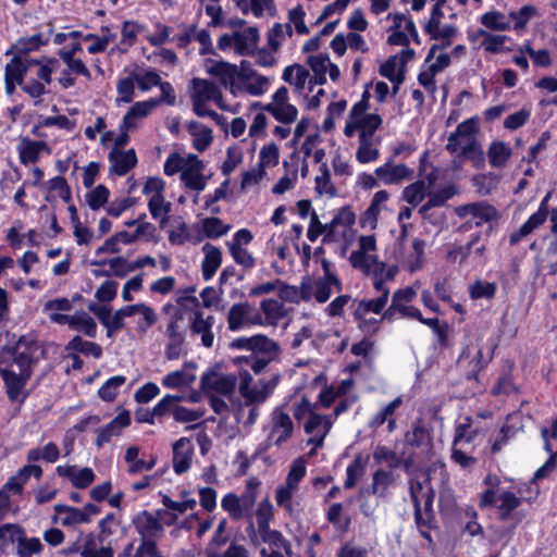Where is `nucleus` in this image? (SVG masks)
I'll return each mask as SVG.
<instances>
[{
  "label": "nucleus",
  "mask_w": 557,
  "mask_h": 557,
  "mask_svg": "<svg viewBox=\"0 0 557 557\" xmlns=\"http://www.w3.org/2000/svg\"><path fill=\"white\" fill-rule=\"evenodd\" d=\"M140 448L136 445L129 446L125 450L124 460L127 463V471L131 474H137L150 471L156 466V457L145 460L139 457Z\"/></svg>",
  "instance_id": "8fccbe9b"
},
{
  "label": "nucleus",
  "mask_w": 557,
  "mask_h": 557,
  "mask_svg": "<svg viewBox=\"0 0 557 557\" xmlns=\"http://www.w3.org/2000/svg\"><path fill=\"white\" fill-rule=\"evenodd\" d=\"M238 382V375L210 370L202 374L200 386L206 396L231 397Z\"/></svg>",
  "instance_id": "aec40b11"
},
{
  "label": "nucleus",
  "mask_w": 557,
  "mask_h": 557,
  "mask_svg": "<svg viewBox=\"0 0 557 557\" xmlns=\"http://www.w3.org/2000/svg\"><path fill=\"white\" fill-rule=\"evenodd\" d=\"M131 424V414L127 410L121 411L111 422L97 430V445L109 443L113 437L122 434V431Z\"/></svg>",
  "instance_id": "a19ab883"
},
{
  "label": "nucleus",
  "mask_w": 557,
  "mask_h": 557,
  "mask_svg": "<svg viewBox=\"0 0 557 557\" xmlns=\"http://www.w3.org/2000/svg\"><path fill=\"white\" fill-rule=\"evenodd\" d=\"M183 301L189 302V330L191 335L199 336L201 345L206 348H211L214 343L213 325L215 319L213 315H205L203 311L199 308V300L195 296L180 297L178 304Z\"/></svg>",
  "instance_id": "4468645a"
},
{
  "label": "nucleus",
  "mask_w": 557,
  "mask_h": 557,
  "mask_svg": "<svg viewBox=\"0 0 557 557\" xmlns=\"http://www.w3.org/2000/svg\"><path fill=\"white\" fill-rule=\"evenodd\" d=\"M2 380L7 386L9 397L14 400L18 397L26 381L29 379L27 372L20 373L15 369H4L1 371Z\"/></svg>",
  "instance_id": "4d7b16f0"
},
{
  "label": "nucleus",
  "mask_w": 557,
  "mask_h": 557,
  "mask_svg": "<svg viewBox=\"0 0 557 557\" xmlns=\"http://www.w3.org/2000/svg\"><path fill=\"white\" fill-rule=\"evenodd\" d=\"M286 311L283 304L276 299H264L260 304L259 326H274L285 317Z\"/></svg>",
  "instance_id": "c03bdc74"
},
{
  "label": "nucleus",
  "mask_w": 557,
  "mask_h": 557,
  "mask_svg": "<svg viewBox=\"0 0 557 557\" xmlns=\"http://www.w3.org/2000/svg\"><path fill=\"white\" fill-rule=\"evenodd\" d=\"M172 466L176 474H183L190 469L194 458V444L188 437H181L173 443Z\"/></svg>",
  "instance_id": "72a5a7b5"
},
{
  "label": "nucleus",
  "mask_w": 557,
  "mask_h": 557,
  "mask_svg": "<svg viewBox=\"0 0 557 557\" xmlns=\"http://www.w3.org/2000/svg\"><path fill=\"white\" fill-rule=\"evenodd\" d=\"M132 315L138 313L139 318L137 321V331L138 332H147L157 321L158 314L154 309L147 304L139 302L135 305H131Z\"/></svg>",
  "instance_id": "680f3d73"
},
{
  "label": "nucleus",
  "mask_w": 557,
  "mask_h": 557,
  "mask_svg": "<svg viewBox=\"0 0 557 557\" xmlns=\"http://www.w3.org/2000/svg\"><path fill=\"white\" fill-rule=\"evenodd\" d=\"M322 268L324 270L322 277L314 280L308 278L302 282V300H315L319 304H324L330 299L334 289L341 290V282L331 271L329 261L323 260Z\"/></svg>",
  "instance_id": "f8f14e48"
},
{
  "label": "nucleus",
  "mask_w": 557,
  "mask_h": 557,
  "mask_svg": "<svg viewBox=\"0 0 557 557\" xmlns=\"http://www.w3.org/2000/svg\"><path fill=\"white\" fill-rule=\"evenodd\" d=\"M374 175L385 185H400L413 178L414 171L404 163H394L391 160L377 166Z\"/></svg>",
  "instance_id": "c756f323"
},
{
  "label": "nucleus",
  "mask_w": 557,
  "mask_h": 557,
  "mask_svg": "<svg viewBox=\"0 0 557 557\" xmlns=\"http://www.w3.org/2000/svg\"><path fill=\"white\" fill-rule=\"evenodd\" d=\"M243 14L251 13L255 17L274 16V0H232Z\"/></svg>",
  "instance_id": "49530a36"
},
{
  "label": "nucleus",
  "mask_w": 557,
  "mask_h": 557,
  "mask_svg": "<svg viewBox=\"0 0 557 557\" xmlns=\"http://www.w3.org/2000/svg\"><path fill=\"white\" fill-rule=\"evenodd\" d=\"M238 67V65L223 60L207 59L203 62L206 73L216 78L227 90L234 81Z\"/></svg>",
  "instance_id": "4c0bfd02"
},
{
  "label": "nucleus",
  "mask_w": 557,
  "mask_h": 557,
  "mask_svg": "<svg viewBox=\"0 0 557 557\" xmlns=\"http://www.w3.org/2000/svg\"><path fill=\"white\" fill-rule=\"evenodd\" d=\"M238 391L247 405L263 404L275 389L280 376L275 375L269 380L261 379L253 382L252 375L243 370L238 373Z\"/></svg>",
  "instance_id": "2eb2a0df"
},
{
  "label": "nucleus",
  "mask_w": 557,
  "mask_h": 557,
  "mask_svg": "<svg viewBox=\"0 0 557 557\" xmlns=\"http://www.w3.org/2000/svg\"><path fill=\"white\" fill-rule=\"evenodd\" d=\"M234 36L235 52L238 55H251L256 51L260 39L259 29L256 26L235 30Z\"/></svg>",
  "instance_id": "37998d69"
},
{
  "label": "nucleus",
  "mask_w": 557,
  "mask_h": 557,
  "mask_svg": "<svg viewBox=\"0 0 557 557\" xmlns=\"http://www.w3.org/2000/svg\"><path fill=\"white\" fill-rule=\"evenodd\" d=\"M135 527L144 541L138 546L134 557H160L154 543L151 541L162 532L161 523L151 513H139L135 519Z\"/></svg>",
  "instance_id": "f3484780"
},
{
  "label": "nucleus",
  "mask_w": 557,
  "mask_h": 557,
  "mask_svg": "<svg viewBox=\"0 0 557 557\" xmlns=\"http://www.w3.org/2000/svg\"><path fill=\"white\" fill-rule=\"evenodd\" d=\"M349 263L371 281L394 280L398 273L397 265L380 260L374 235H362L358 238L357 247L349 256Z\"/></svg>",
  "instance_id": "20e7f679"
},
{
  "label": "nucleus",
  "mask_w": 557,
  "mask_h": 557,
  "mask_svg": "<svg viewBox=\"0 0 557 557\" xmlns=\"http://www.w3.org/2000/svg\"><path fill=\"white\" fill-rule=\"evenodd\" d=\"M306 473V460L302 457H298L292 461L284 482L275 488L274 499L276 506L289 516L295 511V499Z\"/></svg>",
  "instance_id": "0eeeda50"
},
{
  "label": "nucleus",
  "mask_w": 557,
  "mask_h": 557,
  "mask_svg": "<svg viewBox=\"0 0 557 557\" xmlns=\"http://www.w3.org/2000/svg\"><path fill=\"white\" fill-rule=\"evenodd\" d=\"M451 63V54L433 46L428 52L423 66L434 74H440Z\"/></svg>",
  "instance_id": "6e6d98bb"
},
{
  "label": "nucleus",
  "mask_w": 557,
  "mask_h": 557,
  "mask_svg": "<svg viewBox=\"0 0 557 557\" xmlns=\"http://www.w3.org/2000/svg\"><path fill=\"white\" fill-rule=\"evenodd\" d=\"M512 153L510 144L499 139L493 140L486 152L488 163L494 169L506 168Z\"/></svg>",
  "instance_id": "de8ad7c7"
},
{
  "label": "nucleus",
  "mask_w": 557,
  "mask_h": 557,
  "mask_svg": "<svg viewBox=\"0 0 557 557\" xmlns=\"http://www.w3.org/2000/svg\"><path fill=\"white\" fill-rule=\"evenodd\" d=\"M355 222V214L347 210L342 209L332 219L330 223L322 224L315 212L310 215V224L307 231V237L310 242H315L321 235L330 240H338L341 236L346 235V231Z\"/></svg>",
  "instance_id": "9d476101"
},
{
  "label": "nucleus",
  "mask_w": 557,
  "mask_h": 557,
  "mask_svg": "<svg viewBox=\"0 0 557 557\" xmlns=\"http://www.w3.org/2000/svg\"><path fill=\"white\" fill-rule=\"evenodd\" d=\"M195 369L194 363L186 362L181 369L165 374L161 380V384L169 389L189 388L197 377Z\"/></svg>",
  "instance_id": "c9c22d12"
},
{
  "label": "nucleus",
  "mask_w": 557,
  "mask_h": 557,
  "mask_svg": "<svg viewBox=\"0 0 557 557\" xmlns=\"http://www.w3.org/2000/svg\"><path fill=\"white\" fill-rule=\"evenodd\" d=\"M55 521L63 527H76L87 523V518L81 508L58 504L54 506Z\"/></svg>",
  "instance_id": "603ef678"
},
{
  "label": "nucleus",
  "mask_w": 557,
  "mask_h": 557,
  "mask_svg": "<svg viewBox=\"0 0 557 557\" xmlns=\"http://www.w3.org/2000/svg\"><path fill=\"white\" fill-rule=\"evenodd\" d=\"M189 98L193 104V111L200 117H210L216 123H221L224 117L214 110L210 109L209 103L213 102L219 109L230 112L238 113L240 106L228 104L223 97L219 86L213 82L205 78L195 77L188 85Z\"/></svg>",
  "instance_id": "39448f33"
},
{
  "label": "nucleus",
  "mask_w": 557,
  "mask_h": 557,
  "mask_svg": "<svg viewBox=\"0 0 557 557\" xmlns=\"http://www.w3.org/2000/svg\"><path fill=\"white\" fill-rule=\"evenodd\" d=\"M356 403L355 397L345 398L334 408L331 416H323L315 411L317 404H311L304 398L294 408V416L298 421L306 420L304 423L305 433L309 436L308 444L313 446V450L323 445L324 438L329 434L334 420L347 411L352 404Z\"/></svg>",
  "instance_id": "f257e3e1"
},
{
  "label": "nucleus",
  "mask_w": 557,
  "mask_h": 557,
  "mask_svg": "<svg viewBox=\"0 0 557 557\" xmlns=\"http://www.w3.org/2000/svg\"><path fill=\"white\" fill-rule=\"evenodd\" d=\"M95 269L92 274L96 277L115 276L123 278L129 274L128 261L124 257H114L106 260H94L90 262Z\"/></svg>",
  "instance_id": "f704fd0d"
},
{
  "label": "nucleus",
  "mask_w": 557,
  "mask_h": 557,
  "mask_svg": "<svg viewBox=\"0 0 557 557\" xmlns=\"http://www.w3.org/2000/svg\"><path fill=\"white\" fill-rule=\"evenodd\" d=\"M478 36L482 38L480 47L487 54H503L511 51L507 46L511 39L507 35L494 34L484 29L478 30Z\"/></svg>",
  "instance_id": "a18cd8bd"
},
{
  "label": "nucleus",
  "mask_w": 557,
  "mask_h": 557,
  "mask_svg": "<svg viewBox=\"0 0 557 557\" xmlns=\"http://www.w3.org/2000/svg\"><path fill=\"white\" fill-rule=\"evenodd\" d=\"M405 67L399 58L389 57L380 67V74L393 84V92L397 94L399 86L405 79Z\"/></svg>",
  "instance_id": "3c124183"
},
{
  "label": "nucleus",
  "mask_w": 557,
  "mask_h": 557,
  "mask_svg": "<svg viewBox=\"0 0 557 557\" xmlns=\"http://www.w3.org/2000/svg\"><path fill=\"white\" fill-rule=\"evenodd\" d=\"M387 18L393 20L391 34L387 39L388 44L401 47L409 46L411 41H414L417 45L420 44L418 30L416 28L414 23L405 14H388Z\"/></svg>",
  "instance_id": "a878e982"
},
{
  "label": "nucleus",
  "mask_w": 557,
  "mask_h": 557,
  "mask_svg": "<svg viewBox=\"0 0 557 557\" xmlns=\"http://www.w3.org/2000/svg\"><path fill=\"white\" fill-rule=\"evenodd\" d=\"M310 78L308 70L297 63L286 66L282 73V79L293 87L294 94L297 96L306 97L308 95Z\"/></svg>",
  "instance_id": "e433bc0d"
},
{
  "label": "nucleus",
  "mask_w": 557,
  "mask_h": 557,
  "mask_svg": "<svg viewBox=\"0 0 557 557\" xmlns=\"http://www.w3.org/2000/svg\"><path fill=\"white\" fill-rule=\"evenodd\" d=\"M29 65H34V63H32V60L24 61L20 57H13L11 61L5 65V81L20 82L21 85L25 78L24 76L26 75Z\"/></svg>",
  "instance_id": "69168bd1"
},
{
  "label": "nucleus",
  "mask_w": 557,
  "mask_h": 557,
  "mask_svg": "<svg viewBox=\"0 0 557 557\" xmlns=\"http://www.w3.org/2000/svg\"><path fill=\"white\" fill-rule=\"evenodd\" d=\"M110 194L111 193L107 186L102 184L97 185L94 188H89L85 194V202L91 210L98 211L108 205Z\"/></svg>",
  "instance_id": "338daca9"
},
{
  "label": "nucleus",
  "mask_w": 557,
  "mask_h": 557,
  "mask_svg": "<svg viewBox=\"0 0 557 557\" xmlns=\"http://www.w3.org/2000/svg\"><path fill=\"white\" fill-rule=\"evenodd\" d=\"M55 473L58 476L67 480L73 487L78 490L87 488L96 479V474L91 468L70 463L57 466Z\"/></svg>",
  "instance_id": "c85d7f7f"
},
{
  "label": "nucleus",
  "mask_w": 557,
  "mask_h": 557,
  "mask_svg": "<svg viewBox=\"0 0 557 557\" xmlns=\"http://www.w3.org/2000/svg\"><path fill=\"white\" fill-rule=\"evenodd\" d=\"M267 430V446H281L293 436L294 422L283 407H276L271 413Z\"/></svg>",
  "instance_id": "412c9836"
},
{
  "label": "nucleus",
  "mask_w": 557,
  "mask_h": 557,
  "mask_svg": "<svg viewBox=\"0 0 557 557\" xmlns=\"http://www.w3.org/2000/svg\"><path fill=\"white\" fill-rule=\"evenodd\" d=\"M281 124H293L298 116V109L289 102V92L285 86L275 90L271 101L263 107Z\"/></svg>",
  "instance_id": "b1692460"
},
{
  "label": "nucleus",
  "mask_w": 557,
  "mask_h": 557,
  "mask_svg": "<svg viewBox=\"0 0 557 557\" xmlns=\"http://www.w3.org/2000/svg\"><path fill=\"white\" fill-rule=\"evenodd\" d=\"M476 435L478 428L473 426L472 419L470 417H465L456 425L453 444L456 446L468 447L473 443Z\"/></svg>",
  "instance_id": "13d9d810"
},
{
  "label": "nucleus",
  "mask_w": 557,
  "mask_h": 557,
  "mask_svg": "<svg viewBox=\"0 0 557 557\" xmlns=\"http://www.w3.org/2000/svg\"><path fill=\"white\" fill-rule=\"evenodd\" d=\"M455 212L460 219L465 220L466 228L480 227L485 224L491 225L499 218L496 208L485 201L459 206Z\"/></svg>",
  "instance_id": "a211bd4d"
},
{
  "label": "nucleus",
  "mask_w": 557,
  "mask_h": 557,
  "mask_svg": "<svg viewBox=\"0 0 557 557\" xmlns=\"http://www.w3.org/2000/svg\"><path fill=\"white\" fill-rule=\"evenodd\" d=\"M205 163L193 154L181 174V181L186 188L195 191H202L207 186V178L203 175Z\"/></svg>",
  "instance_id": "473e14b6"
},
{
  "label": "nucleus",
  "mask_w": 557,
  "mask_h": 557,
  "mask_svg": "<svg viewBox=\"0 0 557 557\" xmlns=\"http://www.w3.org/2000/svg\"><path fill=\"white\" fill-rule=\"evenodd\" d=\"M484 482L488 487L481 494L480 506L487 507L496 505L502 519H507L510 513L520 506L521 499L509 491L497 494L498 491H496L495 487L498 484V479L496 476L487 475Z\"/></svg>",
  "instance_id": "dca6fc26"
},
{
  "label": "nucleus",
  "mask_w": 557,
  "mask_h": 557,
  "mask_svg": "<svg viewBox=\"0 0 557 557\" xmlns=\"http://www.w3.org/2000/svg\"><path fill=\"white\" fill-rule=\"evenodd\" d=\"M479 132V117L472 116L462 121L449 134L445 149L451 156L469 160L474 168L481 169L484 165L485 157L478 137Z\"/></svg>",
  "instance_id": "f03ea898"
},
{
  "label": "nucleus",
  "mask_w": 557,
  "mask_h": 557,
  "mask_svg": "<svg viewBox=\"0 0 557 557\" xmlns=\"http://www.w3.org/2000/svg\"><path fill=\"white\" fill-rule=\"evenodd\" d=\"M381 137L379 135L359 137L355 157L358 163L369 164L380 159Z\"/></svg>",
  "instance_id": "ea45409f"
},
{
  "label": "nucleus",
  "mask_w": 557,
  "mask_h": 557,
  "mask_svg": "<svg viewBox=\"0 0 557 557\" xmlns=\"http://www.w3.org/2000/svg\"><path fill=\"white\" fill-rule=\"evenodd\" d=\"M417 297V290L413 287H404L397 289L393 296L389 307L383 313V319L393 321L399 314L400 318H419L420 310L411 302Z\"/></svg>",
  "instance_id": "5701e85b"
},
{
  "label": "nucleus",
  "mask_w": 557,
  "mask_h": 557,
  "mask_svg": "<svg viewBox=\"0 0 557 557\" xmlns=\"http://www.w3.org/2000/svg\"><path fill=\"white\" fill-rule=\"evenodd\" d=\"M42 475V469L38 465H25L16 474L9 478L7 483L0 488V520L8 517L12 511V497L22 495L27 481L34 476L39 480Z\"/></svg>",
  "instance_id": "9b49d317"
},
{
  "label": "nucleus",
  "mask_w": 557,
  "mask_h": 557,
  "mask_svg": "<svg viewBox=\"0 0 557 557\" xmlns=\"http://www.w3.org/2000/svg\"><path fill=\"white\" fill-rule=\"evenodd\" d=\"M37 71L35 76L25 77L20 85L22 90L28 95L35 106L42 102V96L48 92V86L52 82V74L58 65L55 59H49L47 62L41 63L37 60H32Z\"/></svg>",
  "instance_id": "ddd939ff"
},
{
  "label": "nucleus",
  "mask_w": 557,
  "mask_h": 557,
  "mask_svg": "<svg viewBox=\"0 0 557 557\" xmlns=\"http://www.w3.org/2000/svg\"><path fill=\"white\" fill-rule=\"evenodd\" d=\"M488 361L490 359L483 358L482 348L478 344L468 345L459 357V364L468 367L472 375H476Z\"/></svg>",
  "instance_id": "09e8293b"
},
{
  "label": "nucleus",
  "mask_w": 557,
  "mask_h": 557,
  "mask_svg": "<svg viewBox=\"0 0 557 557\" xmlns=\"http://www.w3.org/2000/svg\"><path fill=\"white\" fill-rule=\"evenodd\" d=\"M436 180L435 171L429 173L424 178L418 180L403 189L401 198L412 207L419 206L425 198L426 201L420 207L419 213L424 218L429 210L444 206L456 193L453 184L434 186Z\"/></svg>",
  "instance_id": "7ed1b4c3"
},
{
  "label": "nucleus",
  "mask_w": 557,
  "mask_h": 557,
  "mask_svg": "<svg viewBox=\"0 0 557 557\" xmlns=\"http://www.w3.org/2000/svg\"><path fill=\"white\" fill-rule=\"evenodd\" d=\"M260 323L259 311L249 302L234 304L227 313V326L232 332H238Z\"/></svg>",
  "instance_id": "bb28decb"
},
{
  "label": "nucleus",
  "mask_w": 557,
  "mask_h": 557,
  "mask_svg": "<svg viewBox=\"0 0 557 557\" xmlns=\"http://www.w3.org/2000/svg\"><path fill=\"white\" fill-rule=\"evenodd\" d=\"M60 458V450L57 444L49 442L42 447H36L29 449L27 453V460L29 462H36L44 460L49 463L55 462Z\"/></svg>",
  "instance_id": "0e129e2a"
},
{
  "label": "nucleus",
  "mask_w": 557,
  "mask_h": 557,
  "mask_svg": "<svg viewBox=\"0 0 557 557\" xmlns=\"http://www.w3.org/2000/svg\"><path fill=\"white\" fill-rule=\"evenodd\" d=\"M369 92L364 91L361 99L349 110L343 133L345 137H367L376 135L383 120L376 112H369Z\"/></svg>",
  "instance_id": "423d86ee"
},
{
  "label": "nucleus",
  "mask_w": 557,
  "mask_h": 557,
  "mask_svg": "<svg viewBox=\"0 0 557 557\" xmlns=\"http://www.w3.org/2000/svg\"><path fill=\"white\" fill-rule=\"evenodd\" d=\"M480 24L493 32H507L511 30V23L508 15L505 13L491 10L480 16Z\"/></svg>",
  "instance_id": "bf43d9fd"
},
{
  "label": "nucleus",
  "mask_w": 557,
  "mask_h": 557,
  "mask_svg": "<svg viewBox=\"0 0 557 557\" xmlns=\"http://www.w3.org/2000/svg\"><path fill=\"white\" fill-rule=\"evenodd\" d=\"M307 64L312 72V76L309 79L310 91H312L315 85H324L327 82V77L333 83L338 82L341 77L339 67L331 61L327 54H312L308 58Z\"/></svg>",
  "instance_id": "393cba45"
},
{
  "label": "nucleus",
  "mask_w": 557,
  "mask_h": 557,
  "mask_svg": "<svg viewBox=\"0 0 557 557\" xmlns=\"http://www.w3.org/2000/svg\"><path fill=\"white\" fill-rule=\"evenodd\" d=\"M187 131L193 137V147L199 152L205 151L212 143V131L208 126L197 121L187 123Z\"/></svg>",
  "instance_id": "5fc2aeb1"
},
{
  "label": "nucleus",
  "mask_w": 557,
  "mask_h": 557,
  "mask_svg": "<svg viewBox=\"0 0 557 557\" xmlns=\"http://www.w3.org/2000/svg\"><path fill=\"white\" fill-rule=\"evenodd\" d=\"M270 86L269 77L255 71L249 62L242 61L228 91L233 97H260L270 89Z\"/></svg>",
  "instance_id": "6e6552de"
},
{
  "label": "nucleus",
  "mask_w": 557,
  "mask_h": 557,
  "mask_svg": "<svg viewBox=\"0 0 557 557\" xmlns=\"http://www.w3.org/2000/svg\"><path fill=\"white\" fill-rule=\"evenodd\" d=\"M203 235L211 239H218L228 233L231 226L215 216L205 218L199 223Z\"/></svg>",
  "instance_id": "e2e57ef3"
},
{
  "label": "nucleus",
  "mask_w": 557,
  "mask_h": 557,
  "mask_svg": "<svg viewBox=\"0 0 557 557\" xmlns=\"http://www.w3.org/2000/svg\"><path fill=\"white\" fill-rule=\"evenodd\" d=\"M395 476L389 470L380 469L374 472L371 492L379 497H385L388 488L394 484Z\"/></svg>",
  "instance_id": "774afa93"
},
{
  "label": "nucleus",
  "mask_w": 557,
  "mask_h": 557,
  "mask_svg": "<svg viewBox=\"0 0 557 557\" xmlns=\"http://www.w3.org/2000/svg\"><path fill=\"white\" fill-rule=\"evenodd\" d=\"M159 106V101L153 98L135 102L123 116L120 129H137Z\"/></svg>",
  "instance_id": "7c9ffc66"
},
{
  "label": "nucleus",
  "mask_w": 557,
  "mask_h": 557,
  "mask_svg": "<svg viewBox=\"0 0 557 557\" xmlns=\"http://www.w3.org/2000/svg\"><path fill=\"white\" fill-rule=\"evenodd\" d=\"M257 486V482L249 480L247 482L246 492L243 495L237 496L233 493L224 495L221 500L222 509L236 520L249 516L256 502Z\"/></svg>",
  "instance_id": "4be33fe9"
},
{
  "label": "nucleus",
  "mask_w": 557,
  "mask_h": 557,
  "mask_svg": "<svg viewBox=\"0 0 557 557\" xmlns=\"http://www.w3.org/2000/svg\"><path fill=\"white\" fill-rule=\"evenodd\" d=\"M253 234L248 228L236 231L232 238L225 243L227 251L235 264L249 271L256 267V258L247 246L252 242Z\"/></svg>",
  "instance_id": "6ab92c4d"
},
{
  "label": "nucleus",
  "mask_w": 557,
  "mask_h": 557,
  "mask_svg": "<svg viewBox=\"0 0 557 557\" xmlns=\"http://www.w3.org/2000/svg\"><path fill=\"white\" fill-rule=\"evenodd\" d=\"M108 161L110 164L109 174L124 176L136 166L138 159L133 148L120 149V147H113L108 154Z\"/></svg>",
  "instance_id": "2f4dec72"
},
{
  "label": "nucleus",
  "mask_w": 557,
  "mask_h": 557,
  "mask_svg": "<svg viewBox=\"0 0 557 557\" xmlns=\"http://www.w3.org/2000/svg\"><path fill=\"white\" fill-rule=\"evenodd\" d=\"M20 162L24 165L36 163L42 154H50L45 141L23 138L16 147Z\"/></svg>",
  "instance_id": "79ce46f5"
},
{
  "label": "nucleus",
  "mask_w": 557,
  "mask_h": 557,
  "mask_svg": "<svg viewBox=\"0 0 557 557\" xmlns=\"http://www.w3.org/2000/svg\"><path fill=\"white\" fill-rule=\"evenodd\" d=\"M202 259L200 263L201 276L208 282L213 278L223 261V253L220 247L206 243L201 247Z\"/></svg>",
  "instance_id": "58836bf2"
},
{
  "label": "nucleus",
  "mask_w": 557,
  "mask_h": 557,
  "mask_svg": "<svg viewBox=\"0 0 557 557\" xmlns=\"http://www.w3.org/2000/svg\"><path fill=\"white\" fill-rule=\"evenodd\" d=\"M388 198L389 194L384 189L379 190L373 195L371 203L367 211L364 212L361 220L364 226L367 225L370 226L371 228H374L376 226L377 218L382 210L386 208Z\"/></svg>",
  "instance_id": "864d4df0"
},
{
  "label": "nucleus",
  "mask_w": 557,
  "mask_h": 557,
  "mask_svg": "<svg viewBox=\"0 0 557 557\" xmlns=\"http://www.w3.org/2000/svg\"><path fill=\"white\" fill-rule=\"evenodd\" d=\"M392 281L393 280L384 278L379 281L373 280L372 285L373 288L379 293V296L376 298H366L360 300L355 311L360 313L382 315L386 310L385 308L389 299V288L387 287V283Z\"/></svg>",
  "instance_id": "cd10ccee"
},
{
  "label": "nucleus",
  "mask_w": 557,
  "mask_h": 557,
  "mask_svg": "<svg viewBox=\"0 0 557 557\" xmlns=\"http://www.w3.org/2000/svg\"><path fill=\"white\" fill-rule=\"evenodd\" d=\"M537 15V9L531 4L523 5L517 11H511L508 14L511 23V29L518 34L523 32L529 22Z\"/></svg>",
  "instance_id": "052dcab7"
},
{
  "label": "nucleus",
  "mask_w": 557,
  "mask_h": 557,
  "mask_svg": "<svg viewBox=\"0 0 557 557\" xmlns=\"http://www.w3.org/2000/svg\"><path fill=\"white\" fill-rule=\"evenodd\" d=\"M480 235L475 234L465 245H450L447 247L445 259L450 264H458L460 269L474 270L483 267L486 261V247L479 244Z\"/></svg>",
  "instance_id": "1a4fd4ad"
}]
</instances>
